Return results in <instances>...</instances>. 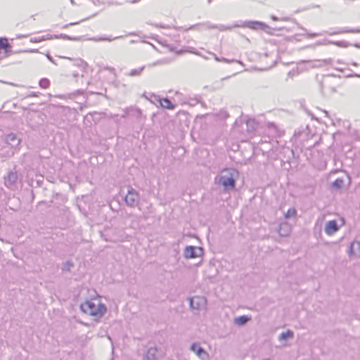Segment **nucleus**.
<instances>
[{
  "mask_svg": "<svg viewBox=\"0 0 360 360\" xmlns=\"http://www.w3.org/2000/svg\"><path fill=\"white\" fill-rule=\"evenodd\" d=\"M80 309L85 314L94 317V320L101 318L106 312V306L98 300H88L80 305Z\"/></svg>",
  "mask_w": 360,
  "mask_h": 360,
  "instance_id": "obj_1",
  "label": "nucleus"
},
{
  "mask_svg": "<svg viewBox=\"0 0 360 360\" xmlns=\"http://www.w3.org/2000/svg\"><path fill=\"white\" fill-rule=\"evenodd\" d=\"M225 174L218 175L215 177V182L224 187V191L234 190L236 188V179L234 174L236 171L233 169H226Z\"/></svg>",
  "mask_w": 360,
  "mask_h": 360,
  "instance_id": "obj_2",
  "label": "nucleus"
},
{
  "mask_svg": "<svg viewBox=\"0 0 360 360\" xmlns=\"http://www.w3.org/2000/svg\"><path fill=\"white\" fill-rule=\"evenodd\" d=\"M139 193L131 187L127 191V194L124 197L125 203L131 207H135L139 202Z\"/></svg>",
  "mask_w": 360,
  "mask_h": 360,
  "instance_id": "obj_3",
  "label": "nucleus"
},
{
  "mask_svg": "<svg viewBox=\"0 0 360 360\" xmlns=\"http://www.w3.org/2000/svg\"><path fill=\"white\" fill-rule=\"evenodd\" d=\"M189 301L191 308L195 310H201L207 305V299L203 296L193 297Z\"/></svg>",
  "mask_w": 360,
  "mask_h": 360,
  "instance_id": "obj_4",
  "label": "nucleus"
},
{
  "mask_svg": "<svg viewBox=\"0 0 360 360\" xmlns=\"http://www.w3.org/2000/svg\"><path fill=\"white\" fill-rule=\"evenodd\" d=\"M18 174L15 172H10L4 178L5 186L11 190H13L16 188Z\"/></svg>",
  "mask_w": 360,
  "mask_h": 360,
  "instance_id": "obj_5",
  "label": "nucleus"
},
{
  "mask_svg": "<svg viewBox=\"0 0 360 360\" xmlns=\"http://www.w3.org/2000/svg\"><path fill=\"white\" fill-rule=\"evenodd\" d=\"M191 350L201 360H208V353L198 343H193L191 346Z\"/></svg>",
  "mask_w": 360,
  "mask_h": 360,
  "instance_id": "obj_6",
  "label": "nucleus"
},
{
  "mask_svg": "<svg viewBox=\"0 0 360 360\" xmlns=\"http://www.w3.org/2000/svg\"><path fill=\"white\" fill-rule=\"evenodd\" d=\"M151 98H153L151 101L153 103L158 102L162 108L173 110L174 108V105L169 100L168 98H160L158 96L155 94L151 95Z\"/></svg>",
  "mask_w": 360,
  "mask_h": 360,
  "instance_id": "obj_7",
  "label": "nucleus"
},
{
  "mask_svg": "<svg viewBox=\"0 0 360 360\" xmlns=\"http://www.w3.org/2000/svg\"><path fill=\"white\" fill-rule=\"evenodd\" d=\"M202 250L194 246H187L184 250V256L186 258H196L202 254Z\"/></svg>",
  "mask_w": 360,
  "mask_h": 360,
  "instance_id": "obj_8",
  "label": "nucleus"
},
{
  "mask_svg": "<svg viewBox=\"0 0 360 360\" xmlns=\"http://www.w3.org/2000/svg\"><path fill=\"white\" fill-rule=\"evenodd\" d=\"M162 354L159 352L156 347L148 348L146 354L143 356V360H158Z\"/></svg>",
  "mask_w": 360,
  "mask_h": 360,
  "instance_id": "obj_9",
  "label": "nucleus"
},
{
  "mask_svg": "<svg viewBox=\"0 0 360 360\" xmlns=\"http://www.w3.org/2000/svg\"><path fill=\"white\" fill-rule=\"evenodd\" d=\"M202 30L205 29H217L218 30L223 32L231 30L232 29V26H226L223 25H214L210 22L200 23Z\"/></svg>",
  "mask_w": 360,
  "mask_h": 360,
  "instance_id": "obj_10",
  "label": "nucleus"
},
{
  "mask_svg": "<svg viewBox=\"0 0 360 360\" xmlns=\"http://www.w3.org/2000/svg\"><path fill=\"white\" fill-rule=\"evenodd\" d=\"M339 230V226L335 220H331L326 224L325 232L327 235L331 236Z\"/></svg>",
  "mask_w": 360,
  "mask_h": 360,
  "instance_id": "obj_11",
  "label": "nucleus"
},
{
  "mask_svg": "<svg viewBox=\"0 0 360 360\" xmlns=\"http://www.w3.org/2000/svg\"><path fill=\"white\" fill-rule=\"evenodd\" d=\"M20 143V140L14 134H9L6 137V146L15 149Z\"/></svg>",
  "mask_w": 360,
  "mask_h": 360,
  "instance_id": "obj_12",
  "label": "nucleus"
},
{
  "mask_svg": "<svg viewBox=\"0 0 360 360\" xmlns=\"http://www.w3.org/2000/svg\"><path fill=\"white\" fill-rule=\"evenodd\" d=\"M266 133L269 136L272 137L280 136L283 134V131H281L274 123H269L267 124Z\"/></svg>",
  "mask_w": 360,
  "mask_h": 360,
  "instance_id": "obj_13",
  "label": "nucleus"
},
{
  "mask_svg": "<svg viewBox=\"0 0 360 360\" xmlns=\"http://www.w3.org/2000/svg\"><path fill=\"white\" fill-rule=\"evenodd\" d=\"M14 153L15 149L8 146H4L0 149V158L4 160L5 158L13 156Z\"/></svg>",
  "mask_w": 360,
  "mask_h": 360,
  "instance_id": "obj_14",
  "label": "nucleus"
},
{
  "mask_svg": "<svg viewBox=\"0 0 360 360\" xmlns=\"http://www.w3.org/2000/svg\"><path fill=\"white\" fill-rule=\"evenodd\" d=\"M247 27L255 30H264L266 25L259 21H249L245 22Z\"/></svg>",
  "mask_w": 360,
  "mask_h": 360,
  "instance_id": "obj_15",
  "label": "nucleus"
},
{
  "mask_svg": "<svg viewBox=\"0 0 360 360\" xmlns=\"http://www.w3.org/2000/svg\"><path fill=\"white\" fill-rule=\"evenodd\" d=\"M278 232L281 236H288L290 232V227L287 223L281 224Z\"/></svg>",
  "mask_w": 360,
  "mask_h": 360,
  "instance_id": "obj_16",
  "label": "nucleus"
},
{
  "mask_svg": "<svg viewBox=\"0 0 360 360\" xmlns=\"http://www.w3.org/2000/svg\"><path fill=\"white\" fill-rule=\"evenodd\" d=\"M247 130L250 133H252L256 130L257 123L255 120L249 119L246 121Z\"/></svg>",
  "mask_w": 360,
  "mask_h": 360,
  "instance_id": "obj_17",
  "label": "nucleus"
},
{
  "mask_svg": "<svg viewBox=\"0 0 360 360\" xmlns=\"http://www.w3.org/2000/svg\"><path fill=\"white\" fill-rule=\"evenodd\" d=\"M250 317H248V316L243 315V316H240L235 318L234 323L236 325L243 326V325L245 324L248 321H250Z\"/></svg>",
  "mask_w": 360,
  "mask_h": 360,
  "instance_id": "obj_18",
  "label": "nucleus"
},
{
  "mask_svg": "<svg viewBox=\"0 0 360 360\" xmlns=\"http://www.w3.org/2000/svg\"><path fill=\"white\" fill-rule=\"evenodd\" d=\"M294 336V333L292 330H288L286 332H283L279 335V340H286L288 338H292Z\"/></svg>",
  "mask_w": 360,
  "mask_h": 360,
  "instance_id": "obj_19",
  "label": "nucleus"
},
{
  "mask_svg": "<svg viewBox=\"0 0 360 360\" xmlns=\"http://www.w3.org/2000/svg\"><path fill=\"white\" fill-rule=\"evenodd\" d=\"M316 63L314 64V67H322L323 65H328L332 64V60L330 58L325 59L323 60H319L316 62Z\"/></svg>",
  "mask_w": 360,
  "mask_h": 360,
  "instance_id": "obj_20",
  "label": "nucleus"
},
{
  "mask_svg": "<svg viewBox=\"0 0 360 360\" xmlns=\"http://www.w3.org/2000/svg\"><path fill=\"white\" fill-rule=\"evenodd\" d=\"M357 32H360V30H355V29H352V30L342 29V30H340L338 31H336V32L332 33V34H342V33H357Z\"/></svg>",
  "mask_w": 360,
  "mask_h": 360,
  "instance_id": "obj_21",
  "label": "nucleus"
},
{
  "mask_svg": "<svg viewBox=\"0 0 360 360\" xmlns=\"http://www.w3.org/2000/svg\"><path fill=\"white\" fill-rule=\"evenodd\" d=\"M178 30H184V31H188V30H196L200 31V30H202V28H201L200 23H199V24L193 25H191V26H190L189 27H187V28L179 27V28H178Z\"/></svg>",
  "mask_w": 360,
  "mask_h": 360,
  "instance_id": "obj_22",
  "label": "nucleus"
},
{
  "mask_svg": "<svg viewBox=\"0 0 360 360\" xmlns=\"http://www.w3.org/2000/svg\"><path fill=\"white\" fill-rule=\"evenodd\" d=\"M122 36H118V37H98V38H94V39L96 41H111L112 40H115V39H120L122 38Z\"/></svg>",
  "mask_w": 360,
  "mask_h": 360,
  "instance_id": "obj_23",
  "label": "nucleus"
},
{
  "mask_svg": "<svg viewBox=\"0 0 360 360\" xmlns=\"http://www.w3.org/2000/svg\"><path fill=\"white\" fill-rule=\"evenodd\" d=\"M39 86L42 89H47L50 85V81L47 78H42L39 82Z\"/></svg>",
  "mask_w": 360,
  "mask_h": 360,
  "instance_id": "obj_24",
  "label": "nucleus"
},
{
  "mask_svg": "<svg viewBox=\"0 0 360 360\" xmlns=\"http://www.w3.org/2000/svg\"><path fill=\"white\" fill-rule=\"evenodd\" d=\"M183 52H188V53H193V54H195V55H198V56H202L200 52H198L195 48L193 47H187L186 49L184 50H181L179 53H183Z\"/></svg>",
  "mask_w": 360,
  "mask_h": 360,
  "instance_id": "obj_25",
  "label": "nucleus"
},
{
  "mask_svg": "<svg viewBox=\"0 0 360 360\" xmlns=\"http://www.w3.org/2000/svg\"><path fill=\"white\" fill-rule=\"evenodd\" d=\"M0 48L7 51V49L11 48V45L8 44L7 39L0 38Z\"/></svg>",
  "mask_w": 360,
  "mask_h": 360,
  "instance_id": "obj_26",
  "label": "nucleus"
},
{
  "mask_svg": "<svg viewBox=\"0 0 360 360\" xmlns=\"http://www.w3.org/2000/svg\"><path fill=\"white\" fill-rule=\"evenodd\" d=\"M330 44H333L339 47L346 48L349 46V43L346 41H330Z\"/></svg>",
  "mask_w": 360,
  "mask_h": 360,
  "instance_id": "obj_27",
  "label": "nucleus"
},
{
  "mask_svg": "<svg viewBox=\"0 0 360 360\" xmlns=\"http://www.w3.org/2000/svg\"><path fill=\"white\" fill-rule=\"evenodd\" d=\"M343 184L344 181L342 179H337L335 181L333 182V187L339 189L342 188Z\"/></svg>",
  "mask_w": 360,
  "mask_h": 360,
  "instance_id": "obj_28",
  "label": "nucleus"
},
{
  "mask_svg": "<svg viewBox=\"0 0 360 360\" xmlns=\"http://www.w3.org/2000/svg\"><path fill=\"white\" fill-rule=\"evenodd\" d=\"M131 112L134 116H135L136 118H141L142 117V112L141 110L139 108H131Z\"/></svg>",
  "mask_w": 360,
  "mask_h": 360,
  "instance_id": "obj_29",
  "label": "nucleus"
},
{
  "mask_svg": "<svg viewBox=\"0 0 360 360\" xmlns=\"http://www.w3.org/2000/svg\"><path fill=\"white\" fill-rule=\"evenodd\" d=\"M144 69V66L139 68V69H134V70H131L129 72V75L130 76H136V75H139L141 73V72L143 71V70Z\"/></svg>",
  "mask_w": 360,
  "mask_h": 360,
  "instance_id": "obj_30",
  "label": "nucleus"
},
{
  "mask_svg": "<svg viewBox=\"0 0 360 360\" xmlns=\"http://www.w3.org/2000/svg\"><path fill=\"white\" fill-rule=\"evenodd\" d=\"M296 214V210L295 209H289L288 212L285 213V218H289L291 216H293Z\"/></svg>",
  "mask_w": 360,
  "mask_h": 360,
  "instance_id": "obj_31",
  "label": "nucleus"
},
{
  "mask_svg": "<svg viewBox=\"0 0 360 360\" xmlns=\"http://www.w3.org/2000/svg\"><path fill=\"white\" fill-rule=\"evenodd\" d=\"M355 246H357L360 249V243L359 242H354L352 243L350 245V253L352 254L354 252V249Z\"/></svg>",
  "mask_w": 360,
  "mask_h": 360,
  "instance_id": "obj_32",
  "label": "nucleus"
},
{
  "mask_svg": "<svg viewBox=\"0 0 360 360\" xmlns=\"http://www.w3.org/2000/svg\"><path fill=\"white\" fill-rule=\"evenodd\" d=\"M45 39L44 37H33L30 39L31 42H40L44 41Z\"/></svg>",
  "mask_w": 360,
  "mask_h": 360,
  "instance_id": "obj_33",
  "label": "nucleus"
},
{
  "mask_svg": "<svg viewBox=\"0 0 360 360\" xmlns=\"http://www.w3.org/2000/svg\"><path fill=\"white\" fill-rule=\"evenodd\" d=\"M73 266V264L72 263H71L70 262H67L65 264H64V268L63 269H65V270H68V271H70L71 267Z\"/></svg>",
  "mask_w": 360,
  "mask_h": 360,
  "instance_id": "obj_34",
  "label": "nucleus"
},
{
  "mask_svg": "<svg viewBox=\"0 0 360 360\" xmlns=\"http://www.w3.org/2000/svg\"><path fill=\"white\" fill-rule=\"evenodd\" d=\"M233 61H234V60H230L226 59L225 58H221V60H220V62H224V63H228L233 62Z\"/></svg>",
  "mask_w": 360,
  "mask_h": 360,
  "instance_id": "obj_35",
  "label": "nucleus"
},
{
  "mask_svg": "<svg viewBox=\"0 0 360 360\" xmlns=\"http://www.w3.org/2000/svg\"><path fill=\"white\" fill-rule=\"evenodd\" d=\"M210 53L212 54L214 57V59L217 61H219L220 62V60H221V58H219L215 53H211V52H210Z\"/></svg>",
  "mask_w": 360,
  "mask_h": 360,
  "instance_id": "obj_36",
  "label": "nucleus"
},
{
  "mask_svg": "<svg viewBox=\"0 0 360 360\" xmlns=\"http://www.w3.org/2000/svg\"><path fill=\"white\" fill-rule=\"evenodd\" d=\"M330 93L336 92V90H335V87H330Z\"/></svg>",
  "mask_w": 360,
  "mask_h": 360,
  "instance_id": "obj_37",
  "label": "nucleus"
},
{
  "mask_svg": "<svg viewBox=\"0 0 360 360\" xmlns=\"http://www.w3.org/2000/svg\"><path fill=\"white\" fill-rule=\"evenodd\" d=\"M326 88L325 85L323 84H321V89H322V91H324V89Z\"/></svg>",
  "mask_w": 360,
  "mask_h": 360,
  "instance_id": "obj_38",
  "label": "nucleus"
},
{
  "mask_svg": "<svg viewBox=\"0 0 360 360\" xmlns=\"http://www.w3.org/2000/svg\"><path fill=\"white\" fill-rule=\"evenodd\" d=\"M98 3H99V0H94V4L96 5Z\"/></svg>",
  "mask_w": 360,
  "mask_h": 360,
  "instance_id": "obj_39",
  "label": "nucleus"
},
{
  "mask_svg": "<svg viewBox=\"0 0 360 360\" xmlns=\"http://www.w3.org/2000/svg\"><path fill=\"white\" fill-rule=\"evenodd\" d=\"M317 35H318L317 34L314 33V34H311V37H316Z\"/></svg>",
  "mask_w": 360,
  "mask_h": 360,
  "instance_id": "obj_40",
  "label": "nucleus"
},
{
  "mask_svg": "<svg viewBox=\"0 0 360 360\" xmlns=\"http://www.w3.org/2000/svg\"><path fill=\"white\" fill-rule=\"evenodd\" d=\"M108 70H110V71H114L115 70V69L112 68H108Z\"/></svg>",
  "mask_w": 360,
  "mask_h": 360,
  "instance_id": "obj_41",
  "label": "nucleus"
},
{
  "mask_svg": "<svg viewBox=\"0 0 360 360\" xmlns=\"http://www.w3.org/2000/svg\"><path fill=\"white\" fill-rule=\"evenodd\" d=\"M76 24H77V22H72V23H70V25H76Z\"/></svg>",
  "mask_w": 360,
  "mask_h": 360,
  "instance_id": "obj_42",
  "label": "nucleus"
},
{
  "mask_svg": "<svg viewBox=\"0 0 360 360\" xmlns=\"http://www.w3.org/2000/svg\"><path fill=\"white\" fill-rule=\"evenodd\" d=\"M30 96H36L37 95H36V94L33 93V94H32Z\"/></svg>",
  "mask_w": 360,
  "mask_h": 360,
  "instance_id": "obj_43",
  "label": "nucleus"
},
{
  "mask_svg": "<svg viewBox=\"0 0 360 360\" xmlns=\"http://www.w3.org/2000/svg\"><path fill=\"white\" fill-rule=\"evenodd\" d=\"M272 18H273V20H277V18H276L275 16H273V17H272Z\"/></svg>",
  "mask_w": 360,
  "mask_h": 360,
  "instance_id": "obj_44",
  "label": "nucleus"
},
{
  "mask_svg": "<svg viewBox=\"0 0 360 360\" xmlns=\"http://www.w3.org/2000/svg\"><path fill=\"white\" fill-rule=\"evenodd\" d=\"M208 4H210L212 2V0H207Z\"/></svg>",
  "mask_w": 360,
  "mask_h": 360,
  "instance_id": "obj_45",
  "label": "nucleus"
},
{
  "mask_svg": "<svg viewBox=\"0 0 360 360\" xmlns=\"http://www.w3.org/2000/svg\"><path fill=\"white\" fill-rule=\"evenodd\" d=\"M292 74V72H288V76H290Z\"/></svg>",
  "mask_w": 360,
  "mask_h": 360,
  "instance_id": "obj_46",
  "label": "nucleus"
}]
</instances>
